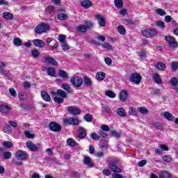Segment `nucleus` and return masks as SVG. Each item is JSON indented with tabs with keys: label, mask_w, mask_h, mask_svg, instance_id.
I'll return each mask as SVG.
<instances>
[{
	"label": "nucleus",
	"mask_w": 178,
	"mask_h": 178,
	"mask_svg": "<svg viewBox=\"0 0 178 178\" xmlns=\"http://www.w3.org/2000/svg\"><path fill=\"white\" fill-rule=\"evenodd\" d=\"M94 26V24L90 21H86L83 24H81L77 26L76 30L79 33H86L87 31L91 30Z\"/></svg>",
	"instance_id": "f257e3e1"
},
{
	"label": "nucleus",
	"mask_w": 178,
	"mask_h": 178,
	"mask_svg": "<svg viewBox=\"0 0 178 178\" xmlns=\"http://www.w3.org/2000/svg\"><path fill=\"white\" fill-rule=\"evenodd\" d=\"M26 145L30 151L32 152H37L41 148V143H38L37 145L31 143V142H26Z\"/></svg>",
	"instance_id": "f03ea898"
},
{
	"label": "nucleus",
	"mask_w": 178,
	"mask_h": 178,
	"mask_svg": "<svg viewBox=\"0 0 178 178\" xmlns=\"http://www.w3.org/2000/svg\"><path fill=\"white\" fill-rule=\"evenodd\" d=\"M49 29V27H48V25L45 24H40L35 29V33L37 34H42V33H45L46 31H48Z\"/></svg>",
	"instance_id": "7ed1b4c3"
},
{
	"label": "nucleus",
	"mask_w": 178,
	"mask_h": 178,
	"mask_svg": "<svg viewBox=\"0 0 178 178\" xmlns=\"http://www.w3.org/2000/svg\"><path fill=\"white\" fill-rule=\"evenodd\" d=\"M141 75L138 73H134L131 74L129 80L131 83H134L135 84L138 85L141 83Z\"/></svg>",
	"instance_id": "20e7f679"
},
{
	"label": "nucleus",
	"mask_w": 178,
	"mask_h": 178,
	"mask_svg": "<svg viewBox=\"0 0 178 178\" xmlns=\"http://www.w3.org/2000/svg\"><path fill=\"white\" fill-rule=\"evenodd\" d=\"M70 82L72 83V86L74 87L80 88L83 86V79L79 76H74L70 79Z\"/></svg>",
	"instance_id": "39448f33"
},
{
	"label": "nucleus",
	"mask_w": 178,
	"mask_h": 178,
	"mask_svg": "<svg viewBox=\"0 0 178 178\" xmlns=\"http://www.w3.org/2000/svg\"><path fill=\"white\" fill-rule=\"evenodd\" d=\"M49 127L51 131H54V133H57L58 131H60V130H62V127H60V124L56 122H50L49 124Z\"/></svg>",
	"instance_id": "423d86ee"
},
{
	"label": "nucleus",
	"mask_w": 178,
	"mask_h": 178,
	"mask_svg": "<svg viewBox=\"0 0 178 178\" xmlns=\"http://www.w3.org/2000/svg\"><path fill=\"white\" fill-rule=\"evenodd\" d=\"M80 121L76 118H70L64 120V124L66 125L72 124V126H79Z\"/></svg>",
	"instance_id": "0eeeda50"
},
{
	"label": "nucleus",
	"mask_w": 178,
	"mask_h": 178,
	"mask_svg": "<svg viewBox=\"0 0 178 178\" xmlns=\"http://www.w3.org/2000/svg\"><path fill=\"white\" fill-rule=\"evenodd\" d=\"M165 40L167 41V42H168L170 47H172V48H177V42H176V39H175L173 36H165Z\"/></svg>",
	"instance_id": "6e6552de"
},
{
	"label": "nucleus",
	"mask_w": 178,
	"mask_h": 178,
	"mask_svg": "<svg viewBox=\"0 0 178 178\" xmlns=\"http://www.w3.org/2000/svg\"><path fill=\"white\" fill-rule=\"evenodd\" d=\"M15 158H17L19 161H24V159L27 158V152L23 150H18L15 153Z\"/></svg>",
	"instance_id": "1a4fd4ad"
},
{
	"label": "nucleus",
	"mask_w": 178,
	"mask_h": 178,
	"mask_svg": "<svg viewBox=\"0 0 178 178\" xmlns=\"http://www.w3.org/2000/svg\"><path fill=\"white\" fill-rule=\"evenodd\" d=\"M67 111L71 114L74 115H79L81 113V110L77 107L74 106H68L67 107Z\"/></svg>",
	"instance_id": "9d476101"
},
{
	"label": "nucleus",
	"mask_w": 178,
	"mask_h": 178,
	"mask_svg": "<svg viewBox=\"0 0 178 178\" xmlns=\"http://www.w3.org/2000/svg\"><path fill=\"white\" fill-rule=\"evenodd\" d=\"M109 168L115 173H122V168H119L118 163L112 162L109 164Z\"/></svg>",
	"instance_id": "9b49d317"
},
{
	"label": "nucleus",
	"mask_w": 178,
	"mask_h": 178,
	"mask_svg": "<svg viewBox=\"0 0 178 178\" xmlns=\"http://www.w3.org/2000/svg\"><path fill=\"white\" fill-rule=\"evenodd\" d=\"M44 62L47 63H49V65H51L52 66H57L58 63L54 60V58L51 57L50 56H47L44 57Z\"/></svg>",
	"instance_id": "f8f14e48"
},
{
	"label": "nucleus",
	"mask_w": 178,
	"mask_h": 178,
	"mask_svg": "<svg viewBox=\"0 0 178 178\" xmlns=\"http://www.w3.org/2000/svg\"><path fill=\"white\" fill-rule=\"evenodd\" d=\"M97 23L100 27H105L106 24L105 23V17L102 15H97Z\"/></svg>",
	"instance_id": "ddd939ff"
},
{
	"label": "nucleus",
	"mask_w": 178,
	"mask_h": 178,
	"mask_svg": "<svg viewBox=\"0 0 178 178\" xmlns=\"http://www.w3.org/2000/svg\"><path fill=\"white\" fill-rule=\"evenodd\" d=\"M32 42L33 45H35V47H38V48H44V47H45V42L40 39H35L32 41Z\"/></svg>",
	"instance_id": "4468645a"
},
{
	"label": "nucleus",
	"mask_w": 178,
	"mask_h": 178,
	"mask_svg": "<svg viewBox=\"0 0 178 178\" xmlns=\"http://www.w3.org/2000/svg\"><path fill=\"white\" fill-rule=\"evenodd\" d=\"M160 178H173V174L167 170H163L160 174Z\"/></svg>",
	"instance_id": "2eb2a0df"
},
{
	"label": "nucleus",
	"mask_w": 178,
	"mask_h": 178,
	"mask_svg": "<svg viewBox=\"0 0 178 178\" xmlns=\"http://www.w3.org/2000/svg\"><path fill=\"white\" fill-rule=\"evenodd\" d=\"M78 133L79 138H84L87 136V131L82 127L78 129Z\"/></svg>",
	"instance_id": "dca6fc26"
},
{
	"label": "nucleus",
	"mask_w": 178,
	"mask_h": 178,
	"mask_svg": "<svg viewBox=\"0 0 178 178\" xmlns=\"http://www.w3.org/2000/svg\"><path fill=\"white\" fill-rule=\"evenodd\" d=\"M0 112H1V113H9V112H10V107L8 105L1 104Z\"/></svg>",
	"instance_id": "f3484780"
},
{
	"label": "nucleus",
	"mask_w": 178,
	"mask_h": 178,
	"mask_svg": "<svg viewBox=\"0 0 178 178\" xmlns=\"http://www.w3.org/2000/svg\"><path fill=\"white\" fill-rule=\"evenodd\" d=\"M44 70L47 72L48 76L55 77V68L52 67H47L44 68Z\"/></svg>",
	"instance_id": "a211bd4d"
},
{
	"label": "nucleus",
	"mask_w": 178,
	"mask_h": 178,
	"mask_svg": "<svg viewBox=\"0 0 178 178\" xmlns=\"http://www.w3.org/2000/svg\"><path fill=\"white\" fill-rule=\"evenodd\" d=\"M83 163L84 165H88L90 166V168L94 167V163H92V161H91V158L88 156L84 157Z\"/></svg>",
	"instance_id": "6ab92c4d"
},
{
	"label": "nucleus",
	"mask_w": 178,
	"mask_h": 178,
	"mask_svg": "<svg viewBox=\"0 0 178 178\" xmlns=\"http://www.w3.org/2000/svg\"><path fill=\"white\" fill-rule=\"evenodd\" d=\"M81 5L83 8L88 9L89 8H91V6H92V3L90 0H84L81 2Z\"/></svg>",
	"instance_id": "aec40b11"
},
{
	"label": "nucleus",
	"mask_w": 178,
	"mask_h": 178,
	"mask_svg": "<svg viewBox=\"0 0 178 178\" xmlns=\"http://www.w3.org/2000/svg\"><path fill=\"white\" fill-rule=\"evenodd\" d=\"M161 115L162 116L165 117V119H167V120H169L170 122L175 120V116H173V115H172V113L169 112L165 111Z\"/></svg>",
	"instance_id": "412c9836"
},
{
	"label": "nucleus",
	"mask_w": 178,
	"mask_h": 178,
	"mask_svg": "<svg viewBox=\"0 0 178 178\" xmlns=\"http://www.w3.org/2000/svg\"><path fill=\"white\" fill-rule=\"evenodd\" d=\"M117 115H118V116H120L121 118H126V116L127 115L126 114V111L123 108H119L117 109Z\"/></svg>",
	"instance_id": "4be33fe9"
},
{
	"label": "nucleus",
	"mask_w": 178,
	"mask_h": 178,
	"mask_svg": "<svg viewBox=\"0 0 178 178\" xmlns=\"http://www.w3.org/2000/svg\"><path fill=\"white\" fill-rule=\"evenodd\" d=\"M61 88L65 90V91H67L69 94H72V92H73V90H72V88L67 83H63L61 86Z\"/></svg>",
	"instance_id": "5701e85b"
},
{
	"label": "nucleus",
	"mask_w": 178,
	"mask_h": 178,
	"mask_svg": "<svg viewBox=\"0 0 178 178\" xmlns=\"http://www.w3.org/2000/svg\"><path fill=\"white\" fill-rule=\"evenodd\" d=\"M41 97L44 101H46V102H49L51 101V96L46 92H42Z\"/></svg>",
	"instance_id": "b1692460"
},
{
	"label": "nucleus",
	"mask_w": 178,
	"mask_h": 178,
	"mask_svg": "<svg viewBox=\"0 0 178 178\" xmlns=\"http://www.w3.org/2000/svg\"><path fill=\"white\" fill-rule=\"evenodd\" d=\"M120 99L122 102H124V101H126V99H127V91H126V90L121 91V92L120 94Z\"/></svg>",
	"instance_id": "393cba45"
},
{
	"label": "nucleus",
	"mask_w": 178,
	"mask_h": 178,
	"mask_svg": "<svg viewBox=\"0 0 178 178\" xmlns=\"http://www.w3.org/2000/svg\"><path fill=\"white\" fill-rule=\"evenodd\" d=\"M3 17L6 20H13V15L9 12H4L3 13Z\"/></svg>",
	"instance_id": "a878e982"
},
{
	"label": "nucleus",
	"mask_w": 178,
	"mask_h": 178,
	"mask_svg": "<svg viewBox=\"0 0 178 178\" xmlns=\"http://www.w3.org/2000/svg\"><path fill=\"white\" fill-rule=\"evenodd\" d=\"M96 79H97V80H99V81H104L105 79V73L102 72H97L96 74Z\"/></svg>",
	"instance_id": "bb28decb"
},
{
	"label": "nucleus",
	"mask_w": 178,
	"mask_h": 178,
	"mask_svg": "<svg viewBox=\"0 0 178 178\" xmlns=\"http://www.w3.org/2000/svg\"><path fill=\"white\" fill-rule=\"evenodd\" d=\"M58 74L61 77V79H68L69 76L67 75V72L66 71L63 70H58Z\"/></svg>",
	"instance_id": "cd10ccee"
},
{
	"label": "nucleus",
	"mask_w": 178,
	"mask_h": 178,
	"mask_svg": "<svg viewBox=\"0 0 178 178\" xmlns=\"http://www.w3.org/2000/svg\"><path fill=\"white\" fill-rule=\"evenodd\" d=\"M57 95H58V97H60L61 98H66L67 97V93H66V92H65V90H63L62 89H59L57 91Z\"/></svg>",
	"instance_id": "c85d7f7f"
},
{
	"label": "nucleus",
	"mask_w": 178,
	"mask_h": 178,
	"mask_svg": "<svg viewBox=\"0 0 178 178\" xmlns=\"http://www.w3.org/2000/svg\"><path fill=\"white\" fill-rule=\"evenodd\" d=\"M67 145H69V147H76V143L74 139L72 138H69L67 140Z\"/></svg>",
	"instance_id": "c756f323"
},
{
	"label": "nucleus",
	"mask_w": 178,
	"mask_h": 178,
	"mask_svg": "<svg viewBox=\"0 0 178 178\" xmlns=\"http://www.w3.org/2000/svg\"><path fill=\"white\" fill-rule=\"evenodd\" d=\"M13 44L15 47H22V44H23V42L19 38H16L13 40Z\"/></svg>",
	"instance_id": "7c9ffc66"
},
{
	"label": "nucleus",
	"mask_w": 178,
	"mask_h": 178,
	"mask_svg": "<svg viewBox=\"0 0 178 178\" xmlns=\"http://www.w3.org/2000/svg\"><path fill=\"white\" fill-rule=\"evenodd\" d=\"M111 134L113 137H115V138H120L122 134L116 130H111Z\"/></svg>",
	"instance_id": "2f4dec72"
},
{
	"label": "nucleus",
	"mask_w": 178,
	"mask_h": 178,
	"mask_svg": "<svg viewBox=\"0 0 178 178\" xmlns=\"http://www.w3.org/2000/svg\"><path fill=\"white\" fill-rule=\"evenodd\" d=\"M153 79L154 80L155 83H156V84H161V83H162V79H161V77L158 74H153Z\"/></svg>",
	"instance_id": "473e14b6"
},
{
	"label": "nucleus",
	"mask_w": 178,
	"mask_h": 178,
	"mask_svg": "<svg viewBox=\"0 0 178 178\" xmlns=\"http://www.w3.org/2000/svg\"><path fill=\"white\" fill-rule=\"evenodd\" d=\"M118 31L121 35H124V34H126V29L124 26H123V25H120L118 26Z\"/></svg>",
	"instance_id": "72a5a7b5"
},
{
	"label": "nucleus",
	"mask_w": 178,
	"mask_h": 178,
	"mask_svg": "<svg viewBox=\"0 0 178 178\" xmlns=\"http://www.w3.org/2000/svg\"><path fill=\"white\" fill-rule=\"evenodd\" d=\"M90 137L94 141H99V138H101V136L95 132L92 133Z\"/></svg>",
	"instance_id": "f704fd0d"
},
{
	"label": "nucleus",
	"mask_w": 178,
	"mask_h": 178,
	"mask_svg": "<svg viewBox=\"0 0 178 178\" xmlns=\"http://www.w3.org/2000/svg\"><path fill=\"white\" fill-rule=\"evenodd\" d=\"M67 17H68L67 15L65 13H60L58 15V20H66Z\"/></svg>",
	"instance_id": "c9c22d12"
},
{
	"label": "nucleus",
	"mask_w": 178,
	"mask_h": 178,
	"mask_svg": "<svg viewBox=\"0 0 178 178\" xmlns=\"http://www.w3.org/2000/svg\"><path fill=\"white\" fill-rule=\"evenodd\" d=\"M0 74L1 76H4V77H8L9 74V70H5L3 67H0Z\"/></svg>",
	"instance_id": "e433bc0d"
},
{
	"label": "nucleus",
	"mask_w": 178,
	"mask_h": 178,
	"mask_svg": "<svg viewBox=\"0 0 178 178\" xmlns=\"http://www.w3.org/2000/svg\"><path fill=\"white\" fill-rule=\"evenodd\" d=\"M3 133H6V134H9L10 131H12V127L10 125L6 124L4 128L3 129Z\"/></svg>",
	"instance_id": "4c0bfd02"
},
{
	"label": "nucleus",
	"mask_w": 178,
	"mask_h": 178,
	"mask_svg": "<svg viewBox=\"0 0 178 178\" xmlns=\"http://www.w3.org/2000/svg\"><path fill=\"white\" fill-rule=\"evenodd\" d=\"M114 3L118 9H120L123 7V1H122V0H115Z\"/></svg>",
	"instance_id": "58836bf2"
},
{
	"label": "nucleus",
	"mask_w": 178,
	"mask_h": 178,
	"mask_svg": "<svg viewBox=\"0 0 178 178\" xmlns=\"http://www.w3.org/2000/svg\"><path fill=\"white\" fill-rule=\"evenodd\" d=\"M3 147H4V148H12L13 147V143L10 141H4L3 142Z\"/></svg>",
	"instance_id": "ea45409f"
},
{
	"label": "nucleus",
	"mask_w": 178,
	"mask_h": 178,
	"mask_svg": "<svg viewBox=\"0 0 178 178\" xmlns=\"http://www.w3.org/2000/svg\"><path fill=\"white\" fill-rule=\"evenodd\" d=\"M138 112H140V113H142L143 115H148V109L147 108L145 107H140L138 108Z\"/></svg>",
	"instance_id": "a19ab883"
},
{
	"label": "nucleus",
	"mask_w": 178,
	"mask_h": 178,
	"mask_svg": "<svg viewBox=\"0 0 178 178\" xmlns=\"http://www.w3.org/2000/svg\"><path fill=\"white\" fill-rule=\"evenodd\" d=\"M162 159H163L164 162H166L167 163H170V162H172V157H170L169 155L163 156Z\"/></svg>",
	"instance_id": "79ce46f5"
},
{
	"label": "nucleus",
	"mask_w": 178,
	"mask_h": 178,
	"mask_svg": "<svg viewBox=\"0 0 178 178\" xmlns=\"http://www.w3.org/2000/svg\"><path fill=\"white\" fill-rule=\"evenodd\" d=\"M83 119L86 120V122H92V115L88 113L83 117Z\"/></svg>",
	"instance_id": "37998d69"
},
{
	"label": "nucleus",
	"mask_w": 178,
	"mask_h": 178,
	"mask_svg": "<svg viewBox=\"0 0 178 178\" xmlns=\"http://www.w3.org/2000/svg\"><path fill=\"white\" fill-rule=\"evenodd\" d=\"M54 102H56V104H63L64 100L63 97H55L54 98Z\"/></svg>",
	"instance_id": "c03bdc74"
},
{
	"label": "nucleus",
	"mask_w": 178,
	"mask_h": 178,
	"mask_svg": "<svg viewBox=\"0 0 178 178\" xmlns=\"http://www.w3.org/2000/svg\"><path fill=\"white\" fill-rule=\"evenodd\" d=\"M166 66L165 65V64L162 62H159L157 63V68L159 69V70H165Z\"/></svg>",
	"instance_id": "a18cd8bd"
},
{
	"label": "nucleus",
	"mask_w": 178,
	"mask_h": 178,
	"mask_svg": "<svg viewBox=\"0 0 178 178\" xmlns=\"http://www.w3.org/2000/svg\"><path fill=\"white\" fill-rule=\"evenodd\" d=\"M149 37H154L155 35H156V34H158V31H156V29H149Z\"/></svg>",
	"instance_id": "49530a36"
},
{
	"label": "nucleus",
	"mask_w": 178,
	"mask_h": 178,
	"mask_svg": "<svg viewBox=\"0 0 178 178\" xmlns=\"http://www.w3.org/2000/svg\"><path fill=\"white\" fill-rule=\"evenodd\" d=\"M3 157L4 158V159H10V158L12 157V153L10 152H5L3 154Z\"/></svg>",
	"instance_id": "de8ad7c7"
},
{
	"label": "nucleus",
	"mask_w": 178,
	"mask_h": 178,
	"mask_svg": "<svg viewBox=\"0 0 178 178\" xmlns=\"http://www.w3.org/2000/svg\"><path fill=\"white\" fill-rule=\"evenodd\" d=\"M157 15H159V16H165L166 15V12H165V10H163V9L162 8H158L156 10Z\"/></svg>",
	"instance_id": "09e8293b"
},
{
	"label": "nucleus",
	"mask_w": 178,
	"mask_h": 178,
	"mask_svg": "<svg viewBox=\"0 0 178 178\" xmlns=\"http://www.w3.org/2000/svg\"><path fill=\"white\" fill-rule=\"evenodd\" d=\"M61 48L63 51H69V49H70V47L68 45L67 43L64 42V43H61Z\"/></svg>",
	"instance_id": "8fccbe9b"
},
{
	"label": "nucleus",
	"mask_w": 178,
	"mask_h": 178,
	"mask_svg": "<svg viewBox=\"0 0 178 178\" xmlns=\"http://www.w3.org/2000/svg\"><path fill=\"white\" fill-rule=\"evenodd\" d=\"M170 83L173 87H176L178 84V79L176 77L171 78Z\"/></svg>",
	"instance_id": "3c124183"
},
{
	"label": "nucleus",
	"mask_w": 178,
	"mask_h": 178,
	"mask_svg": "<svg viewBox=\"0 0 178 178\" xmlns=\"http://www.w3.org/2000/svg\"><path fill=\"white\" fill-rule=\"evenodd\" d=\"M98 134L100 137H102V138H106V137H108V134L102 129L98 131Z\"/></svg>",
	"instance_id": "603ef678"
},
{
	"label": "nucleus",
	"mask_w": 178,
	"mask_h": 178,
	"mask_svg": "<svg viewBox=\"0 0 178 178\" xmlns=\"http://www.w3.org/2000/svg\"><path fill=\"white\" fill-rule=\"evenodd\" d=\"M106 95H107V97H109V98H115L116 97V94H115V92L111 90L107 91L106 92Z\"/></svg>",
	"instance_id": "864d4df0"
},
{
	"label": "nucleus",
	"mask_w": 178,
	"mask_h": 178,
	"mask_svg": "<svg viewBox=\"0 0 178 178\" xmlns=\"http://www.w3.org/2000/svg\"><path fill=\"white\" fill-rule=\"evenodd\" d=\"M142 34L143 37H146V38H149V29H145L142 31Z\"/></svg>",
	"instance_id": "5fc2aeb1"
},
{
	"label": "nucleus",
	"mask_w": 178,
	"mask_h": 178,
	"mask_svg": "<svg viewBox=\"0 0 178 178\" xmlns=\"http://www.w3.org/2000/svg\"><path fill=\"white\" fill-rule=\"evenodd\" d=\"M58 40H59L60 44H63V43L66 42V35H60L58 37Z\"/></svg>",
	"instance_id": "6e6d98bb"
},
{
	"label": "nucleus",
	"mask_w": 178,
	"mask_h": 178,
	"mask_svg": "<svg viewBox=\"0 0 178 178\" xmlns=\"http://www.w3.org/2000/svg\"><path fill=\"white\" fill-rule=\"evenodd\" d=\"M19 97L21 101H24V99L27 98V94H26L24 92H22L19 94Z\"/></svg>",
	"instance_id": "4d7b16f0"
},
{
	"label": "nucleus",
	"mask_w": 178,
	"mask_h": 178,
	"mask_svg": "<svg viewBox=\"0 0 178 178\" xmlns=\"http://www.w3.org/2000/svg\"><path fill=\"white\" fill-rule=\"evenodd\" d=\"M31 54L33 58H38V56H40V51H38L37 49L32 50Z\"/></svg>",
	"instance_id": "13d9d810"
},
{
	"label": "nucleus",
	"mask_w": 178,
	"mask_h": 178,
	"mask_svg": "<svg viewBox=\"0 0 178 178\" xmlns=\"http://www.w3.org/2000/svg\"><path fill=\"white\" fill-rule=\"evenodd\" d=\"M102 47L103 48H106V49H108L109 51L113 49V47L109 43H104L102 45Z\"/></svg>",
	"instance_id": "bf43d9fd"
},
{
	"label": "nucleus",
	"mask_w": 178,
	"mask_h": 178,
	"mask_svg": "<svg viewBox=\"0 0 178 178\" xmlns=\"http://www.w3.org/2000/svg\"><path fill=\"white\" fill-rule=\"evenodd\" d=\"M171 69L172 70H177V69H178V62L171 63Z\"/></svg>",
	"instance_id": "052dcab7"
},
{
	"label": "nucleus",
	"mask_w": 178,
	"mask_h": 178,
	"mask_svg": "<svg viewBox=\"0 0 178 178\" xmlns=\"http://www.w3.org/2000/svg\"><path fill=\"white\" fill-rule=\"evenodd\" d=\"M101 129L103 130V131H109V130H111V128L106 124H102L101 126Z\"/></svg>",
	"instance_id": "680f3d73"
},
{
	"label": "nucleus",
	"mask_w": 178,
	"mask_h": 178,
	"mask_svg": "<svg viewBox=\"0 0 178 178\" xmlns=\"http://www.w3.org/2000/svg\"><path fill=\"white\" fill-rule=\"evenodd\" d=\"M24 134L27 138H34V134H30L29 131H25Z\"/></svg>",
	"instance_id": "e2e57ef3"
},
{
	"label": "nucleus",
	"mask_w": 178,
	"mask_h": 178,
	"mask_svg": "<svg viewBox=\"0 0 178 178\" xmlns=\"http://www.w3.org/2000/svg\"><path fill=\"white\" fill-rule=\"evenodd\" d=\"M129 113L131 115V116H137V113H136V111H134V108H133V107L129 108Z\"/></svg>",
	"instance_id": "0e129e2a"
},
{
	"label": "nucleus",
	"mask_w": 178,
	"mask_h": 178,
	"mask_svg": "<svg viewBox=\"0 0 178 178\" xmlns=\"http://www.w3.org/2000/svg\"><path fill=\"white\" fill-rule=\"evenodd\" d=\"M125 22L126 23H128V24H132L133 26H136V24H137L136 22L133 21L131 19H126Z\"/></svg>",
	"instance_id": "69168bd1"
},
{
	"label": "nucleus",
	"mask_w": 178,
	"mask_h": 178,
	"mask_svg": "<svg viewBox=\"0 0 178 178\" xmlns=\"http://www.w3.org/2000/svg\"><path fill=\"white\" fill-rule=\"evenodd\" d=\"M102 108L106 113H112V110L109 107L102 105Z\"/></svg>",
	"instance_id": "338daca9"
},
{
	"label": "nucleus",
	"mask_w": 178,
	"mask_h": 178,
	"mask_svg": "<svg viewBox=\"0 0 178 178\" xmlns=\"http://www.w3.org/2000/svg\"><path fill=\"white\" fill-rule=\"evenodd\" d=\"M161 151H169V147L166 145H161L160 146Z\"/></svg>",
	"instance_id": "774afa93"
}]
</instances>
